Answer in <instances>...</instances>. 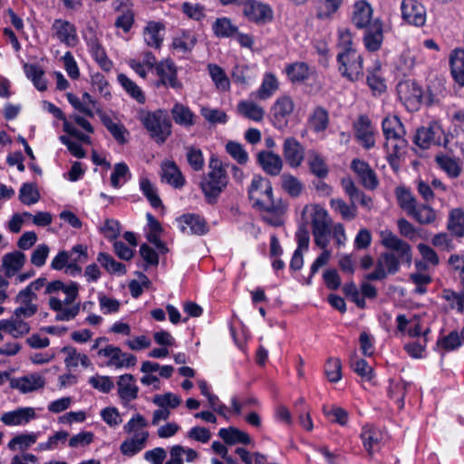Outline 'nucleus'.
I'll return each mask as SVG.
<instances>
[{
    "label": "nucleus",
    "mask_w": 464,
    "mask_h": 464,
    "mask_svg": "<svg viewBox=\"0 0 464 464\" xmlns=\"http://www.w3.org/2000/svg\"><path fill=\"white\" fill-rule=\"evenodd\" d=\"M44 285L45 295H53L63 292L66 295L63 300L53 295L49 298V307L56 313L55 320L58 322H68L74 319L80 312V304H74L79 293V285L76 282L64 284L61 280L47 283L45 277H39L31 282L26 287L20 290V292L28 294L31 298L37 300L35 292L39 291Z\"/></svg>",
    "instance_id": "obj_1"
},
{
    "label": "nucleus",
    "mask_w": 464,
    "mask_h": 464,
    "mask_svg": "<svg viewBox=\"0 0 464 464\" xmlns=\"http://www.w3.org/2000/svg\"><path fill=\"white\" fill-rule=\"evenodd\" d=\"M381 244L386 248L377 258L375 268L365 275L368 281L383 280L388 275H394L401 264L411 265L412 259L411 246L391 230L380 232Z\"/></svg>",
    "instance_id": "obj_2"
},
{
    "label": "nucleus",
    "mask_w": 464,
    "mask_h": 464,
    "mask_svg": "<svg viewBox=\"0 0 464 464\" xmlns=\"http://www.w3.org/2000/svg\"><path fill=\"white\" fill-rule=\"evenodd\" d=\"M332 218L328 212L320 206H314L311 215V226L316 246L323 249V252L311 266L310 276L307 284L311 283L312 276L318 272V270L325 266L332 256L330 250L326 247L329 244V236L331 233Z\"/></svg>",
    "instance_id": "obj_3"
},
{
    "label": "nucleus",
    "mask_w": 464,
    "mask_h": 464,
    "mask_svg": "<svg viewBox=\"0 0 464 464\" xmlns=\"http://www.w3.org/2000/svg\"><path fill=\"white\" fill-rule=\"evenodd\" d=\"M147 427L148 421L139 413L133 415L123 426L124 432L131 436L125 439L120 446L122 455L130 458L145 449L150 436L145 430Z\"/></svg>",
    "instance_id": "obj_4"
},
{
    "label": "nucleus",
    "mask_w": 464,
    "mask_h": 464,
    "mask_svg": "<svg viewBox=\"0 0 464 464\" xmlns=\"http://www.w3.org/2000/svg\"><path fill=\"white\" fill-rule=\"evenodd\" d=\"M227 184L228 177L222 162L212 158L209 161V171L200 181V188L206 201L211 205L217 203Z\"/></svg>",
    "instance_id": "obj_5"
},
{
    "label": "nucleus",
    "mask_w": 464,
    "mask_h": 464,
    "mask_svg": "<svg viewBox=\"0 0 464 464\" xmlns=\"http://www.w3.org/2000/svg\"><path fill=\"white\" fill-rule=\"evenodd\" d=\"M382 127L386 139L384 146L389 158H398L407 148L403 124L397 116H388L382 121Z\"/></svg>",
    "instance_id": "obj_6"
},
{
    "label": "nucleus",
    "mask_w": 464,
    "mask_h": 464,
    "mask_svg": "<svg viewBox=\"0 0 464 464\" xmlns=\"http://www.w3.org/2000/svg\"><path fill=\"white\" fill-rule=\"evenodd\" d=\"M140 121L150 137L160 145L172 133V123L166 111H148L140 116Z\"/></svg>",
    "instance_id": "obj_7"
},
{
    "label": "nucleus",
    "mask_w": 464,
    "mask_h": 464,
    "mask_svg": "<svg viewBox=\"0 0 464 464\" xmlns=\"http://www.w3.org/2000/svg\"><path fill=\"white\" fill-rule=\"evenodd\" d=\"M248 197L253 206L266 212L277 210L273 199V188L269 180L261 176H254L248 188Z\"/></svg>",
    "instance_id": "obj_8"
},
{
    "label": "nucleus",
    "mask_w": 464,
    "mask_h": 464,
    "mask_svg": "<svg viewBox=\"0 0 464 464\" xmlns=\"http://www.w3.org/2000/svg\"><path fill=\"white\" fill-rule=\"evenodd\" d=\"M339 71L343 76L353 82L362 74V58L356 50L339 52L337 55Z\"/></svg>",
    "instance_id": "obj_9"
},
{
    "label": "nucleus",
    "mask_w": 464,
    "mask_h": 464,
    "mask_svg": "<svg viewBox=\"0 0 464 464\" xmlns=\"http://www.w3.org/2000/svg\"><path fill=\"white\" fill-rule=\"evenodd\" d=\"M242 13L248 21L257 24L270 23L274 17L272 7L257 0H246L242 7Z\"/></svg>",
    "instance_id": "obj_10"
},
{
    "label": "nucleus",
    "mask_w": 464,
    "mask_h": 464,
    "mask_svg": "<svg viewBox=\"0 0 464 464\" xmlns=\"http://www.w3.org/2000/svg\"><path fill=\"white\" fill-rule=\"evenodd\" d=\"M295 109V102L288 95L278 97L271 107V115L274 126L279 130L284 129Z\"/></svg>",
    "instance_id": "obj_11"
},
{
    "label": "nucleus",
    "mask_w": 464,
    "mask_h": 464,
    "mask_svg": "<svg viewBox=\"0 0 464 464\" xmlns=\"http://www.w3.org/2000/svg\"><path fill=\"white\" fill-rule=\"evenodd\" d=\"M52 36L67 47H75L79 43L76 27L63 19H55L51 27Z\"/></svg>",
    "instance_id": "obj_12"
},
{
    "label": "nucleus",
    "mask_w": 464,
    "mask_h": 464,
    "mask_svg": "<svg viewBox=\"0 0 464 464\" xmlns=\"http://www.w3.org/2000/svg\"><path fill=\"white\" fill-rule=\"evenodd\" d=\"M399 99L409 111H416L421 102L422 91L412 81L401 82L397 85Z\"/></svg>",
    "instance_id": "obj_13"
},
{
    "label": "nucleus",
    "mask_w": 464,
    "mask_h": 464,
    "mask_svg": "<svg viewBox=\"0 0 464 464\" xmlns=\"http://www.w3.org/2000/svg\"><path fill=\"white\" fill-rule=\"evenodd\" d=\"M444 139V130L437 122H432L427 127L417 130L414 142L422 149H428L432 145H441Z\"/></svg>",
    "instance_id": "obj_14"
},
{
    "label": "nucleus",
    "mask_w": 464,
    "mask_h": 464,
    "mask_svg": "<svg viewBox=\"0 0 464 464\" xmlns=\"http://www.w3.org/2000/svg\"><path fill=\"white\" fill-rule=\"evenodd\" d=\"M282 154L286 164L290 168L296 169L304 160L305 149L295 137H286L282 145Z\"/></svg>",
    "instance_id": "obj_15"
},
{
    "label": "nucleus",
    "mask_w": 464,
    "mask_h": 464,
    "mask_svg": "<svg viewBox=\"0 0 464 464\" xmlns=\"http://www.w3.org/2000/svg\"><path fill=\"white\" fill-rule=\"evenodd\" d=\"M401 18L404 22L417 27L426 23V8L417 0H402L401 4Z\"/></svg>",
    "instance_id": "obj_16"
},
{
    "label": "nucleus",
    "mask_w": 464,
    "mask_h": 464,
    "mask_svg": "<svg viewBox=\"0 0 464 464\" xmlns=\"http://www.w3.org/2000/svg\"><path fill=\"white\" fill-rule=\"evenodd\" d=\"M177 221L183 234L203 236L209 230L206 219L198 214H184Z\"/></svg>",
    "instance_id": "obj_17"
},
{
    "label": "nucleus",
    "mask_w": 464,
    "mask_h": 464,
    "mask_svg": "<svg viewBox=\"0 0 464 464\" xmlns=\"http://www.w3.org/2000/svg\"><path fill=\"white\" fill-rule=\"evenodd\" d=\"M83 38L88 45L89 51L100 67L105 72H110L112 68V62L106 55V53L101 45L94 31L91 28L88 29L84 33Z\"/></svg>",
    "instance_id": "obj_18"
},
{
    "label": "nucleus",
    "mask_w": 464,
    "mask_h": 464,
    "mask_svg": "<svg viewBox=\"0 0 464 464\" xmlns=\"http://www.w3.org/2000/svg\"><path fill=\"white\" fill-rule=\"evenodd\" d=\"M355 138L366 150L375 146V131L367 116L362 115L354 123Z\"/></svg>",
    "instance_id": "obj_19"
},
{
    "label": "nucleus",
    "mask_w": 464,
    "mask_h": 464,
    "mask_svg": "<svg viewBox=\"0 0 464 464\" xmlns=\"http://www.w3.org/2000/svg\"><path fill=\"white\" fill-rule=\"evenodd\" d=\"M373 9L366 0H357L353 5L352 23L358 29L369 27L372 23Z\"/></svg>",
    "instance_id": "obj_20"
},
{
    "label": "nucleus",
    "mask_w": 464,
    "mask_h": 464,
    "mask_svg": "<svg viewBox=\"0 0 464 464\" xmlns=\"http://www.w3.org/2000/svg\"><path fill=\"white\" fill-rule=\"evenodd\" d=\"M118 395L123 405L136 400L139 394V387L132 374L125 373L119 376L117 381Z\"/></svg>",
    "instance_id": "obj_21"
},
{
    "label": "nucleus",
    "mask_w": 464,
    "mask_h": 464,
    "mask_svg": "<svg viewBox=\"0 0 464 464\" xmlns=\"http://www.w3.org/2000/svg\"><path fill=\"white\" fill-rule=\"evenodd\" d=\"M35 418L36 413L34 408L23 407L4 412L0 417V420L6 426H23Z\"/></svg>",
    "instance_id": "obj_22"
},
{
    "label": "nucleus",
    "mask_w": 464,
    "mask_h": 464,
    "mask_svg": "<svg viewBox=\"0 0 464 464\" xmlns=\"http://www.w3.org/2000/svg\"><path fill=\"white\" fill-rule=\"evenodd\" d=\"M157 75L160 78V83L178 89L180 87V82L177 78V69L174 63L170 59L160 61L155 67Z\"/></svg>",
    "instance_id": "obj_23"
},
{
    "label": "nucleus",
    "mask_w": 464,
    "mask_h": 464,
    "mask_svg": "<svg viewBox=\"0 0 464 464\" xmlns=\"http://www.w3.org/2000/svg\"><path fill=\"white\" fill-rule=\"evenodd\" d=\"M256 161L268 175L277 176L283 169L282 158L272 151L261 150L256 154Z\"/></svg>",
    "instance_id": "obj_24"
},
{
    "label": "nucleus",
    "mask_w": 464,
    "mask_h": 464,
    "mask_svg": "<svg viewBox=\"0 0 464 464\" xmlns=\"http://www.w3.org/2000/svg\"><path fill=\"white\" fill-rule=\"evenodd\" d=\"M351 169L360 178L362 184L369 189H373L378 185V179L370 165L362 160L354 159L351 163Z\"/></svg>",
    "instance_id": "obj_25"
},
{
    "label": "nucleus",
    "mask_w": 464,
    "mask_h": 464,
    "mask_svg": "<svg viewBox=\"0 0 464 464\" xmlns=\"http://www.w3.org/2000/svg\"><path fill=\"white\" fill-rule=\"evenodd\" d=\"M363 43L366 49L370 52H375L382 46L383 41L382 24L379 19L373 20L372 24L365 28Z\"/></svg>",
    "instance_id": "obj_26"
},
{
    "label": "nucleus",
    "mask_w": 464,
    "mask_h": 464,
    "mask_svg": "<svg viewBox=\"0 0 464 464\" xmlns=\"http://www.w3.org/2000/svg\"><path fill=\"white\" fill-rule=\"evenodd\" d=\"M44 384V378L38 373L28 374L11 381V387L18 390L22 393L34 392L43 388Z\"/></svg>",
    "instance_id": "obj_27"
},
{
    "label": "nucleus",
    "mask_w": 464,
    "mask_h": 464,
    "mask_svg": "<svg viewBox=\"0 0 464 464\" xmlns=\"http://www.w3.org/2000/svg\"><path fill=\"white\" fill-rule=\"evenodd\" d=\"M30 325L23 318L14 314L9 319L0 320V331L9 334L14 338H20L30 332Z\"/></svg>",
    "instance_id": "obj_28"
},
{
    "label": "nucleus",
    "mask_w": 464,
    "mask_h": 464,
    "mask_svg": "<svg viewBox=\"0 0 464 464\" xmlns=\"http://www.w3.org/2000/svg\"><path fill=\"white\" fill-rule=\"evenodd\" d=\"M26 256L20 251H14L3 256L2 269L5 270L6 277H13L24 266Z\"/></svg>",
    "instance_id": "obj_29"
},
{
    "label": "nucleus",
    "mask_w": 464,
    "mask_h": 464,
    "mask_svg": "<svg viewBox=\"0 0 464 464\" xmlns=\"http://www.w3.org/2000/svg\"><path fill=\"white\" fill-rule=\"evenodd\" d=\"M165 26L159 22H149L143 30L145 44L153 48H160L164 39Z\"/></svg>",
    "instance_id": "obj_30"
},
{
    "label": "nucleus",
    "mask_w": 464,
    "mask_h": 464,
    "mask_svg": "<svg viewBox=\"0 0 464 464\" xmlns=\"http://www.w3.org/2000/svg\"><path fill=\"white\" fill-rule=\"evenodd\" d=\"M161 180L166 182L174 188H181L184 186L185 179L173 161H165L161 164Z\"/></svg>",
    "instance_id": "obj_31"
},
{
    "label": "nucleus",
    "mask_w": 464,
    "mask_h": 464,
    "mask_svg": "<svg viewBox=\"0 0 464 464\" xmlns=\"http://www.w3.org/2000/svg\"><path fill=\"white\" fill-rule=\"evenodd\" d=\"M170 113L174 122L186 129L192 127L196 123L197 117L194 112L182 103H175Z\"/></svg>",
    "instance_id": "obj_32"
},
{
    "label": "nucleus",
    "mask_w": 464,
    "mask_h": 464,
    "mask_svg": "<svg viewBox=\"0 0 464 464\" xmlns=\"http://www.w3.org/2000/svg\"><path fill=\"white\" fill-rule=\"evenodd\" d=\"M34 301H36V299L31 298L28 294H24L19 291L15 297V303L19 304V306L15 308L13 314L23 319L32 317L38 311V306L34 303Z\"/></svg>",
    "instance_id": "obj_33"
},
{
    "label": "nucleus",
    "mask_w": 464,
    "mask_h": 464,
    "mask_svg": "<svg viewBox=\"0 0 464 464\" xmlns=\"http://www.w3.org/2000/svg\"><path fill=\"white\" fill-rule=\"evenodd\" d=\"M450 65L455 82L464 86V50L456 49L450 53Z\"/></svg>",
    "instance_id": "obj_34"
},
{
    "label": "nucleus",
    "mask_w": 464,
    "mask_h": 464,
    "mask_svg": "<svg viewBox=\"0 0 464 464\" xmlns=\"http://www.w3.org/2000/svg\"><path fill=\"white\" fill-rule=\"evenodd\" d=\"M218 436L228 445H234L237 443L248 445L252 442L250 436L246 432L235 427L220 429Z\"/></svg>",
    "instance_id": "obj_35"
},
{
    "label": "nucleus",
    "mask_w": 464,
    "mask_h": 464,
    "mask_svg": "<svg viewBox=\"0 0 464 464\" xmlns=\"http://www.w3.org/2000/svg\"><path fill=\"white\" fill-rule=\"evenodd\" d=\"M237 109L240 115L256 122L261 121L265 116L264 108L252 101H240Z\"/></svg>",
    "instance_id": "obj_36"
},
{
    "label": "nucleus",
    "mask_w": 464,
    "mask_h": 464,
    "mask_svg": "<svg viewBox=\"0 0 464 464\" xmlns=\"http://www.w3.org/2000/svg\"><path fill=\"white\" fill-rule=\"evenodd\" d=\"M183 456L187 462H193L198 458V452L181 445H174L169 449V459L166 464H183Z\"/></svg>",
    "instance_id": "obj_37"
},
{
    "label": "nucleus",
    "mask_w": 464,
    "mask_h": 464,
    "mask_svg": "<svg viewBox=\"0 0 464 464\" xmlns=\"http://www.w3.org/2000/svg\"><path fill=\"white\" fill-rule=\"evenodd\" d=\"M307 165L310 171L320 179H324L329 172L328 167L322 155L314 150L307 152Z\"/></svg>",
    "instance_id": "obj_38"
},
{
    "label": "nucleus",
    "mask_w": 464,
    "mask_h": 464,
    "mask_svg": "<svg viewBox=\"0 0 464 464\" xmlns=\"http://www.w3.org/2000/svg\"><path fill=\"white\" fill-rule=\"evenodd\" d=\"M363 446L369 454H372L380 448L382 435L381 431L372 426H364L361 433Z\"/></svg>",
    "instance_id": "obj_39"
},
{
    "label": "nucleus",
    "mask_w": 464,
    "mask_h": 464,
    "mask_svg": "<svg viewBox=\"0 0 464 464\" xmlns=\"http://www.w3.org/2000/svg\"><path fill=\"white\" fill-rule=\"evenodd\" d=\"M463 340L460 333L451 331L447 335H443L437 340L436 349L441 353H449L457 350L461 346Z\"/></svg>",
    "instance_id": "obj_40"
},
{
    "label": "nucleus",
    "mask_w": 464,
    "mask_h": 464,
    "mask_svg": "<svg viewBox=\"0 0 464 464\" xmlns=\"http://www.w3.org/2000/svg\"><path fill=\"white\" fill-rule=\"evenodd\" d=\"M279 82L275 74L266 72L264 74L262 83L256 91V97L259 100H267L278 90Z\"/></svg>",
    "instance_id": "obj_41"
},
{
    "label": "nucleus",
    "mask_w": 464,
    "mask_h": 464,
    "mask_svg": "<svg viewBox=\"0 0 464 464\" xmlns=\"http://www.w3.org/2000/svg\"><path fill=\"white\" fill-rule=\"evenodd\" d=\"M196 44L197 38L195 34L183 31L173 39L172 47L177 53L184 55L190 53Z\"/></svg>",
    "instance_id": "obj_42"
},
{
    "label": "nucleus",
    "mask_w": 464,
    "mask_h": 464,
    "mask_svg": "<svg viewBox=\"0 0 464 464\" xmlns=\"http://www.w3.org/2000/svg\"><path fill=\"white\" fill-rule=\"evenodd\" d=\"M287 77L292 82H302L310 77L311 70L307 63L296 62L286 65L285 69Z\"/></svg>",
    "instance_id": "obj_43"
},
{
    "label": "nucleus",
    "mask_w": 464,
    "mask_h": 464,
    "mask_svg": "<svg viewBox=\"0 0 464 464\" xmlns=\"http://www.w3.org/2000/svg\"><path fill=\"white\" fill-rule=\"evenodd\" d=\"M310 129L314 132L325 130L329 124L328 112L323 107H316L308 118Z\"/></svg>",
    "instance_id": "obj_44"
},
{
    "label": "nucleus",
    "mask_w": 464,
    "mask_h": 464,
    "mask_svg": "<svg viewBox=\"0 0 464 464\" xmlns=\"http://www.w3.org/2000/svg\"><path fill=\"white\" fill-rule=\"evenodd\" d=\"M62 353L65 354L64 363L68 368H76L79 364L87 368L91 363L87 355L79 353L74 347H63Z\"/></svg>",
    "instance_id": "obj_45"
},
{
    "label": "nucleus",
    "mask_w": 464,
    "mask_h": 464,
    "mask_svg": "<svg viewBox=\"0 0 464 464\" xmlns=\"http://www.w3.org/2000/svg\"><path fill=\"white\" fill-rule=\"evenodd\" d=\"M101 121L106 129L111 132L113 138L121 144L127 141V135L129 134L127 129L122 125L114 122L110 116L101 113Z\"/></svg>",
    "instance_id": "obj_46"
},
{
    "label": "nucleus",
    "mask_w": 464,
    "mask_h": 464,
    "mask_svg": "<svg viewBox=\"0 0 464 464\" xmlns=\"http://www.w3.org/2000/svg\"><path fill=\"white\" fill-rule=\"evenodd\" d=\"M330 206L344 220H353L357 216L356 202L350 201V204H347L341 198H333L330 200Z\"/></svg>",
    "instance_id": "obj_47"
},
{
    "label": "nucleus",
    "mask_w": 464,
    "mask_h": 464,
    "mask_svg": "<svg viewBox=\"0 0 464 464\" xmlns=\"http://www.w3.org/2000/svg\"><path fill=\"white\" fill-rule=\"evenodd\" d=\"M447 227L458 237L464 236V211L461 208H453L450 211Z\"/></svg>",
    "instance_id": "obj_48"
},
{
    "label": "nucleus",
    "mask_w": 464,
    "mask_h": 464,
    "mask_svg": "<svg viewBox=\"0 0 464 464\" xmlns=\"http://www.w3.org/2000/svg\"><path fill=\"white\" fill-rule=\"evenodd\" d=\"M435 161L438 166L450 178H457L459 176L461 167L457 159L451 158L448 155L440 154L435 157Z\"/></svg>",
    "instance_id": "obj_49"
},
{
    "label": "nucleus",
    "mask_w": 464,
    "mask_h": 464,
    "mask_svg": "<svg viewBox=\"0 0 464 464\" xmlns=\"http://www.w3.org/2000/svg\"><path fill=\"white\" fill-rule=\"evenodd\" d=\"M137 362L135 355L128 353H124L121 348L117 347L114 356L111 361H108L106 365L109 367H114L116 369L130 368L133 367Z\"/></svg>",
    "instance_id": "obj_50"
},
{
    "label": "nucleus",
    "mask_w": 464,
    "mask_h": 464,
    "mask_svg": "<svg viewBox=\"0 0 464 464\" xmlns=\"http://www.w3.org/2000/svg\"><path fill=\"white\" fill-rule=\"evenodd\" d=\"M409 216L422 225L431 224L437 217L436 211L426 204L416 205Z\"/></svg>",
    "instance_id": "obj_51"
},
{
    "label": "nucleus",
    "mask_w": 464,
    "mask_h": 464,
    "mask_svg": "<svg viewBox=\"0 0 464 464\" xmlns=\"http://www.w3.org/2000/svg\"><path fill=\"white\" fill-rule=\"evenodd\" d=\"M208 70L217 89L220 92H227L230 88V82L225 71L217 64H208Z\"/></svg>",
    "instance_id": "obj_52"
},
{
    "label": "nucleus",
    "mask_w": 464,
    "mask_h": 464,
    "mask_svg": "<svg viewBox=\"0 0 464 464\" xmlns=\"http://www.w3.org/2000/svg\"><path fill=\"white\" fill-rule=\"evenodd\" d=\"M119 83L126 91V92L135 99L139 103L145 102V96L141 89L129 77L123 73H120L117 77Z\"/></svg>",
    "instance_id": "obj_53"
},
{
    "label": "nucleus",
    "mask_w": 464,
    "mask_h": 464,
    "mask_svg": "<svg viewBox=\"0 0 464 464\" xmlns=\"http://www.w3.org/2000/svg\"><path fill=\"white\" fill-rule=\"evenodd\" d=\"M39 433H23L14 437L8 442V448L11 450H25L34 444L38 439Z\"/></svg>",
    "instance_id": "obj_54"
},
{
    "label": "nucleus",
    "mask_w": 464,
    "mask_h": 464,
    "mask_svg": "<svg viewBox=\"0 0 464 464\" xmlns=\"http://www.w3.org/2000/svg\"><path fill=\"white\" fill-rule=\"evenodd\" d=\"M212 29L215 35L220 38L230 37L237 32V27L227 17L218 18L213 23Z\"/></svg>",
    "instance_id": "obj_55"
},
{
    "label": "nucleus",
    "mask_w": 464,
    "mask_h": 464,
    "mask_svg": "<svg viewBox=\"0 0 464 464\" xmlns=\"http://www.w3.org/2000/svg\"><path fill=\"white\" fill-rule=\"evenodd\" d=\"M407 386L408 384L401 380L390 382L388 395L391 399L394 400L400 409L404 406V397L407 392Z\"/></svg>",
    "instance_id": "obj_56"
},
{
    "label": "nucleus",
    "mask_w": 464,
    "mask_h": 464,
    "mask_svg": "<svg viewBox=\"0 0 464 464\" xmlns=\"http://www.w3.org/2000/svg\"><path fill=\"white\" fill-rule=\"evenodd\" d=\"M130 177V169L124 162L116 163L111 174V184L113 188H119L126 183Z\"/></svg>",
    "instance_id": "obj_57"
},
{
    "label": "nucleus",
    "mask_w": 464,
    "mask_h": 464,
    "mask_svg": "<svg viewBox=\"0 0 464 464\" xmlns=\"http://www.w3.org/2000/svg\"><path fill=\"white\" fill-rule=\"evenodd\" d=\"M395 195L399 206L409 215L417 205L414 196L404 187H398L395 190Z\"/></svg>",
    "instance_id": "obj_58"
},
{
    "label": "nucleus",
    "mask_w": 464,
    "mask_h": 464,
    "mask_svg": "<svg viewBox=\"0 0 464 464\" xmlns=\"http://www.w3.org/2000/svg\"><path fill=\"white\" fill-rule=\"evenodd\" d=\"M24 70L27 78L31 79L39 91L46 90L47 86L44 79V71L38 65L25 63Z\"/></svg>",
    "instance_id": "obj_59"
},
{
    "label": "nucleus",
    "mask_w": 464,
    "mask_h": 464,
    "mask_svg": "<svg viewBox=\"0 0 464 464\" xmlns=\"http://www.w3.org/2000/svg\"><path fill=\"white\" fill-rule=\"evenodd\" d=\"M186 149V158L188 165L195 171H199L204 168L205 160L202 150L195 146H188Z\"/></svg>",
    "instance_id": "obj_60"
},
{
    "label": "nucleus",
    "mask_w": 464,
    "mask_h": 464,
    "mask_svg": "<svg viewBox=\"0 0 464 464\" xmlns=\"http://www.w3.org/2000/svg\"><path fill=\"white\" fill-rule=\"evenodd\" d=\"M67 100L69 103L79 112L84 114L87 117L93 118L94 111L100 112L101 111L97 109V107H92V103H88L87 102L81 101L79 97L74 95L73 93L68 92L66 94Z\"/></svg>",
    "instance_id": "obj_61"
},
{
    "label": "nucleus",
    "mask_w": 464,
    "mask_h": 464,
    "mask_svg": "<svg viewBox=\"0 0 464 464\" xmlns=\"http://www.w3.org/2000/svg\"><path fill=\"white\" fill-rule=\"evenodd\" d=\"M19 199L24 205H33L39 201L40 194L33 183H24L19 191Z\"/></svg>",
    "instance_id": "obj_62"
},
{
    "label": "nucleus",
    "mask_w": 464,
    "mask_h": 464,
    "mask_svg": "<svg viewBox=\"0 0 464 464\" xmlns=\"http://www.w3.org/2000/svg\"><path fill=\"white\" fill-rule=\"evenodd\" d=\"M140 187L143 195L147 198L153 208H156L161 205V200L158 196L157 188L148 179H141L140 181Z\"/></svg>",
    "instance_id": "obj_63"
},
{
    "label": "nucleus",
    "mask_w": 464,
    "mask_h": 464,
    "mask_svg": "<svg viewBox=\"0 0 464 464\" xmlns=\"http://www.w3.org/2000/svg\"><path fill=\"white\" fill-rule=\"evenodd\" d=\"M324 372L331 382H337L342 379V362L338 358H329L324 366Z\"/></svg>",
    "instance_id": "obj_64"
}]
</instances>
